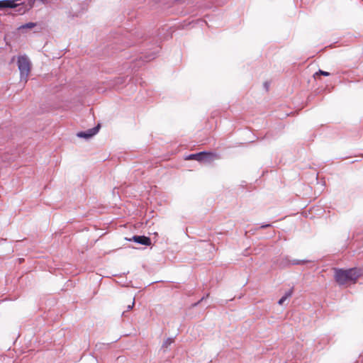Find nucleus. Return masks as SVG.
<instances>
[{"instance_id": "1", "label": "nucleus", "mask_w": 363, "mask_h": 363, "mask_svg": "<svg viewBox=\"0 0 363 363\" xmlns=\"http://www.w3.org/2000/svg\"><path fill=\"white\" fill-rule=\"evenodd\" d=\"M334 278L335 281L340 286H350L356 283L359 277L362 275L361 269L352 268L349 269H334Z\"/></svg>"}, {"instance_id": "2", "label": "nucleus", "mask_w": 363, "mask_h": 363, "mask_svg": "<svg viewBox=\"0 0 363 363\" xmlns=\"http://www.w3.org/2000/svg\"><path fill=\"white\" fill-rule=\"evenodd\" d=\"M18 67L20 71L21 81L26 84L31 70V62L26 55L18 57Z\"/></svg>"}, {"instance_id": "3", "label": "nucleus", "mask_w": 363, "mask_h": 363, "mask_svg": "<svg viewBox=\"0 0 363 363\" xmlns=\"http://www.w3.org/2000/svg\"><path fill=\"white\" fill-rule=\"evenodd\" d=\"M218 158L216 153L202 152L197 154H192L187 157V160H195L199 162H211Z\"/></svg>"}, {"instance_id": "4", "label": "nucleus", "mask_w": 363, "mask_h": 363, "mask_svg": "<svg viewBox=\"0 0 363 363\" xmlns=\"http://www.w3.org/2000/svg\"><path fill=\"white\" fill-rule=\"evenodd\" d=\"M99 128H100V125L99 124L97 126H96L93 128L89 129L86 131L79 132L77 134V135L79 138L89 139V138L93 137L94 135H95L99 132Z\"/></svg>"}, {"instance_id": "5", "label": "nucleus", "mask_w": 363, "mask_h": 363, "mask_svg": "<svg viewBox=\"0 0 363 363\" xmlns=\"http://www.w3.org/2000/svg\"><path fill=\"white\" fill-rule=\"evenodd\" d=\"M129 240L146 246H150L151 245L150 238L144 235H135L132 238L129 239Z\"/></svg>"}, {"instance_id": "6", "label": "nucleus", "mask_w": 363, "mask_h": 363, "mask_svg": "<svg viewBox=\"0 0 363 363\" xmlns=\"http://www.w3.org/2000/svg\"><path fill=\"white\" fill-rule=\"evenodd\" d=\"M16 0H3L0 1V9L3 8H14L17 6L15 4Z\"/></svg>"}, {"instance_id": "7", "label": "nucleus", "mask_w": 363, "mask_h": 363, "mask_svg": "<svg viewBox=\"0 0 363 363\" xmlns=\"http://www.w3.org/2000/svg\"><path fill=\"white\" fill-rule=\"evenodd\" d=\"M36 26H37L36 23L30 22V23H27L26 24H23V25L19 26L18 28V30H21L23 29H32V28H35Z\"/></svg>"}, {"instance_id": "8", "label": "nucleus", "mask_w": 363, "mask_h": 363, "mask_svg": "<svg viewBox=\"0 0 363 363\" xmlns=\"http://www.w3.org/2000/svg\"><path fill=\"white\" fill-rule=\"evenodd\" d=\"M293 294V289H290L289 291H288L287 292H286L285 295L284 296H282L278 301V303L279 305H282L284 303V302L289 297L291 296Z\"/></svg>"}, {"instance_id": "9", "label": "nucleus", "mask_w": 363, "mask_h": 363, "mask_svg": "<svg viewBox=\"0 0 363 363\" xmlns=\"http://www.w3.org/2000/svg\"><path fill=\"white\" fill-rule=\"evenodd\" d=\"M174 340L171 337L167 338L162 343V348H167L172 343H173Z\"/></svg>"}, {"instance_id": "10", "label": "nucleus", "mask_w": 363, "mask_h": 363, "mask_svg": "<svg viewBox=\"0 0 363 363\" xmlns=\"http://www.w3.org/2000/svg\"><path fill=\"white\" fill-rule=\"evenodd\" d=\"M318 74H321V75H323V76H329L330 73L328 72L323 71V70H319L318 72H316L315 74V75H318Z\"/></svg>"}, {"instance_id": "11", "label": "nucleus", "mask_w": 363, "mask_h": 363, "mask_svg": "<svg viewBox=\"0 0 363 363\" xmlns=\"http://www.w3.org/2000/svg\"><path fill=\"white\" fill-rule=\"evenodd\" d=\"M306 262L303 261V260H297V259H295V260H293L291 264H303L305 263Z\"/></svg>"}, {"instance_id": "12", "label": "nucleus", "mask_w": 363, "mask_h": 363, "mask_svg": "<svg viewBox=\"0 0 363 363\" xmlns=\"http://www.w3.org/2000/svg\"><path fill=\"white\" fill-rule=\"evenodd\" d=\"M134 305H135V298H133L132 303L128 306V307H127L128 311L131 310L133 308Z\"/></svg>"}, {"instance_id": "13", "label": "nucleus", "mask_w": 363, "mask_h": 363, "mask_svg": "<svg viewBox=\"0 0 363 363\" xmlns=\"http://www.w3.org/2000/svg\"><path fill=\"white\" fill-rule=\"evenodd\" d=\"M270 226V224H266V225H263L261 226L262 228H267V227H269Z\"/></svg>"}]
</instances>
